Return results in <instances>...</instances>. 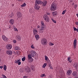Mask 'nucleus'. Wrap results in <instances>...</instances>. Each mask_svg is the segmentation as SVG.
Masks as SVG:
<instances>
[{
    "mask_svg": "<svg viewBox=\"0 0 78 78\" xmlns=\"http://www.w3.org/2000/svg\"><path fill=\"white\" fill-rule=\"evenodd\" d=\"M32 56H31L30 55H28V59L29 62H32L33 61V58H32Z\"/></svg>",
    "mask_w": 78,
    "mask_h": 78,
    "instance_id": "obj_7",
    "label": "nucleus"
},
{
    "mask_svg": "<svg viewBox=\"0 0 78 78\" xmlns=\"http://www.w3.org/2000/svg\"><path fill=\"white\" fill-rule=\"evenodd\" d=\"M68 1L70 2H73V0H68Z\"/></svg>",
    "mask_w": 78,
    "mask_h": 78,
    "instance_id": "obj_47",
    "label": "nucleus"
},
{
    "mask_svg": "<svg viewBox=\"0 0 78 78\" xmlns=\"http://www.w3.org/2000/svg\"><path fill=\"white\" fill-rule=\"evenodd\" d=\"M17 16L18 18H20L22 17V14L20 12H18L17 13Z\"/></svg>",
    "mask_w": 78,
    "mask_h": 78,
    "instance_id": "obj_17",
    "label": "nucleus"
},
{
    "mask_svg": "<svg viewBox=\"0 0 78 78\" xmlns=\"http://www.w3.org/2000/svg\"><path fill=\"white\" fill-rule=\"evenodd\" d=\"M19 1H21V0H18Z\"/></svg>",
    "mask_w": 78,
    "mask_h": 78,
    "instance_id": "obj_59",
    "label": "nucleus"
},
{
    "mask_svg": "<svg viewBox=\"0 0 78 78\" xmlns=\"http://www.w3.org/2000/svg\"><path fill=\"white\" fill-rule=\"evenodd\" d=\"M20 71L21 73H23V70L22 69H20Z\"/></svg>",
    "mask_w": 78,
    "mask_h": 78,
    "instance_id": "obj_38",
    "label": "nucleus"
},
{
    "mask_svg": "<svg viewBox=\"0 0 78 78\" xmlns=\"http://www.w3.org/2000/svg\"><path fill=\"white\" fill-rule=\"evenodd\" d=\"M14 16V14L12 13L11 15H10V17H12Z\"/></svg>",
    "mask_w": 78,
    "mask_h": 78,
    "instance_id": "obj_40",
    "label": "nucleus"
},
{
    "mask_svg": "<svg viewBox=\"0 0 78 78\" xmlns=\"http://www.w3.org/2000/svg\"><path fill=\"white\" fill-rule=\"evenodd\" d=\"M76 16H77V17H78V14L77 13L76 14Z\"/></svg>",
    "mask_w": 78,
    "mask_h": 78,
    "instance_id": "obj_51",
    "label": "nucleus"
},
{
    "mask_svg": "<svg viewBox=\"0 0 78 78\" xmlns=\"http://www.w3.org/2000/svg\"><path fill=\"white\" fill-rule=\"evenodd\" d=\"M45 74H42L40 75V76L41 77V78H43V77H44V76L45 77Z\"/></svg>",
    "mask_w": 78,
    "mask_h": 78,
    "instance_id": "obj_26",
    "label": "nucleus"
},
{
    "mask_svg": "<svg viewBox=\"0 0 78 78\" xmlns=\"http://www.w3.org/2000/svg\"><path fill=\"white\" fill-rule=\"evenodd\" d=\"M52 14L53 16H55L56 15H57V12H52Z\"/></svg>",
    "mask_w": 78,
    "mask_h": 78,
    "instance_id": "obj_19",
    "label": "nucleus"
},
{
    "mask_svg": "<svg viewBox=\"0 0 78 78\" xmlns=\"http://www.w3.org/2000/svg\"><path fill=\"white\" fill-rule=\"evenodd\" d=\"M19 61H20V59H19L18 60H16L14 62H15V63H18V62H19Z\"/></svg>",
    "mask_w": 78,
    "mask_h": 78,
    "instance_id": "obj_30",
    "label": "nucleus"
},
{
    "mask_svg": "<svg viewBox=\"0 0 78 78\" xmlns=\"http://www.w3.org/2000/svg\"><path fill=\"white\" fill-rule=\"evenodd\" d=\"M15 49L16 50H20V47L18 46H16L15 48Z\"/></svg>",
    "mask_w": 78,
    "mask_h": 78,
    "instance_id": "obj_22",
    "label": "nucleus"
},
{
    "mask_svg": "<svg viewBox=\"0 0 78 78\" xmlns=\"http://www.w3.org/2000/svg\"><path fill=\"white\" fill-rule=\"evenodd\" d=\"M76 39H74V41L73 42V46H74V49H75L76 48Z\"/></svg>",
    "mask_w": 78,
    "mask_h": 78,
    "instance_id": "obj_12",
    "label": "nucleus"
},
{
    "mask_svg": "<svg viewBox=\"0 0 78 78\" xmlns=\"http://www.w3.org/2000/svg\"><path fill=\"white\" fill-rule=\"evenodd\" d=\"M47 42V39L45 38H43L41 41V43L43 45H45Z\"/></svg>",
    "mask_w": 78,
    "mask_h": 78,
    "instance_id": "obj_4",
    "label": "nucleus"
},
{
    "mask_svg": "<svg viewBox=\"0 0 78 78\" xmlns=\"http://www.w3.org/2000/svg\"><path fill=\"white\" fill-rule=\"evenodd\" d=\"M77 32H78V27H77Z\"/></svg>",
    "mask_w": 78,
    "mask_h": 78,
    "instance_id": "obj_54",
    "label": "nucleus"
},
{
    "mask_svg": "<svg viewBox=\"0 0 78 78\" xmlns=\"http://www.w3.org/2000/svg\"><path fill=\"white\" fill-rule=\"evenodd\" d=\"M56 9V5H54L53 4H52L51 5V6L50 7V10L51 11H55V10Z\"/></svg>",
    "mask_w": 78,
    "mask_h": 78,
    "instance_id": "obj_6",
    "label": "nucleus"
},
{
    "mask_svg": "<svg viewBox=\"0 0 78 78\" xmlns=\"http://www.w3.org/2000/svg\"><path fill=\"white\" fill-rule=\"evenodd\" d=\"M30 47L31 48H32V49H35V47L34 46V45L33 44L31 45Z\"/></svg>",
    "mask_w": 78,
    "mask_h": 78,
    "instance_id": "obj_33",
    "label": "nucleus"
},
{
    "mask_svg": "<svg viewBox=\"0 0 78 78\" xmlns=\"http://www.w3.org/2000/svg\"><path fill=\"white\" fill-rule=\"evenodd\" d=\"M43 18L44 19V20L46 22H49L50 21V19H49V17L47 15H45L43 17Z\"/></svg>",
    "mask_w": 78,
    "mask_h": 78,
    "instance_id": "obj_5",
    "label": "nucleus"
},
{
    "mask_svg": "<svg viewBox=\"0 0 78 78\" xmlns=\"http://www.w3.org/2000/svg\"><path fill=\"white\" fill-rule=\"evenodd\" d=\"M47 2L46 1H43V2H42V3L41 4H42L43 6H45L46 5H47Z\"/></svg>",
    "mask_w": 78,
    "mask_h": 78,
    "instance_id": "obj_18",
    "label": "nucleus"
},
{
    "mask_svg": "<svg viewBox=\"0 0 78 78\" xmlns=\"http://www.w3.org/2000/svg\"><path fill=\"white\" fill-rule=\"evenodd\" d=\"M12 46L11 44H8L6 45V48L7 50H11L12 48Z\"/></svg>",
    "mask_w": 78,
    "mask_h": 78,
    "instance_id": "obj_9",
    "label": "nucleus"
},
{
    "mask_svg": "<svg viewBox=\"0 0 78 78\" xmlns=\"http://www.w3.org/2000/svg\"><path fill=\"white\" fill-rule=\"evenodd\" d=\"M72 73V70H68L67 72V73H66L67 75H70Z\"/></svg>",
    "mask_w": 78,
    "mask_h": 78,
    "instance_id": "obj_13",
    "label": "nucleus"
},
{
    "mask_svg": "<svg viewBox=\"0 0 78 78\" xmlns=\"http://www.w3.org/2000/svg\"><path fill=\"white\" fill-rule=\"evenodd\" d=\"M75 24H76V25H78V22H76Z\"/></svg>",
    "mask_w": 78,
    "mask_h": 78,
    "instance_id": "obj_44",
    "label": "nucleus"
},
{
    "mask_svg": "<svg viewBox=\"0 0 78 78\" xmlns=\"http://www.w3.org/2000/svg\"><path fill=\"white\" fill-rule=\"evenodd\" d=\"M44 59L45 61H48V57L46 55H45L44 56Z\"/></svg>",
    "mask_w": 78,
    "mask_h": 78,
    "instance_id": "obj_25",
    "label": "nucleus"
},
{
    "mask_svg": "<svg viewBox=\"0 0 78 78\" xmlns=\"http://www.w3.org/2000/svg\"><path fill=\"white\" fill-rule=\"evenodd\" d=\"M49 78H51V76H49Z\"/></svg>",
    "mask_w": 78,
    "mask_h": 78,
    "instance_id": "obj_55",
    "label": "nucleus"
},
{
    "mask_svg": "<svg viewBox=\"0 0 78 78\" xmlns=\"http://www.w3.org/2000/svg\"><path fill=\"white\" fill-rule=\"evenodd\" d=\"M16 38L17 40V41H21V37L19 35H16Z\"/></svg>",
    "mask_w": 78,
    "mask_h": 78,
    "instance_id": "obj_15",
    "label": "nucleus"
},
{
    "mask_svg": "<svg viewBox=\"0 0 78 78\" xmlns=\"http://www.w3.org/2000/svg\"><path fill=\"white\" fill-rule=\"evenodd\" d=\"M0 32H1V29L0 28Z\"/></svg>",
    "mask_w": 78,
    "mask_h": 78,
    "instance_id": "obj_56",
    "label": "nucleus"
},
{
    "mask_svg": "<svg viewBox=\"0 0 78 78\" xmlns=\"http://www.w3.org/2000/svg\"><path fill=\"white\" fill-rule=\"evenodd\" d=\"M26 3H23V4H22V5H21V7H24L25 6H26Z\"/></svg>",
    "mask_w": 78,
    "mask_h": 78,
    "instance_id": "obj_27",
    "label": "nucleus"
},
{
    "mask_svg": "<svg viewBox=\"0 0 78 78\" xmlns=\"http://www.w3.org/2000/svg\"><path fill=\"white\" fill-rule=\"evenodd\" d=\"M47 15H48L49 16V15H50V13H47Z\"/></svg>",
    "mask_w": 78,
    "mask_h": 78,
    "instance_id": "obj_48",
    "label": "nucleus"
},
{
    "mask_svg": "<svg viewBox=\"0 0 78 78\" xmlns=\"http://www.w3.org/2000/svg\"><path fill=\"white\" fill-rule=\"evenodd\" d=\"M73 66L75 68H77V67H78V65H77V64H76V63H74L73 65Z\"/></svg>",
    "mask_w": 78,
    "mask_h": 78,
    "instance_id": "obj_31",
    "label": "nucleus"
},
{
    "mask_svg": "<svg viewBox=\"0 0 78 78\" xmlns=\"http://www.w3.org/2000/svg\"><path fill=\"white\" fill-rule=\"evenodd\" d=\"M29 12L30 13H33L34 12V9H33V8H30L29 10Z\"/></svg>",
    "mask_w": 78,
    "mask_h": 78,
    "instance_id": "obj_20",
    "label": "nucleus"
},
{
    "mask_svg": "<svg viewBox=\"0 0 78 78\" xmlns=\"http://www.w3.org/2000/svg\"><path fill=\"white\" fill-rule=\"evenodd\" d=\"M25 71H26V72H30V68H29V67L28 66H26V68H25Z\"/></svg>",
    "mask_w": 78,
    "mask_h": 78,
    "instance_id": "obj_11",
    "label": "nucleus"
},
{
    "mask_svg": "<svg viewBox=\"0 0 78 78\" xmlns=\"http://www.w3.org/2000/svg\"><path fill=\"white\" fill-rule=\"evenodd\" d=\"M37 27L38 28H40V26H38Z\"/></svg>",
    "mask_w": 78,
    "mask_h": 78,
    "instance_id": "obj_50",
    "label": "nucleus"
},
{
    "mask_svg": "<svg viewBox=\"0 0 78 78\" xmlns=\"http://www.w3.org/2000/svg\"><path fill=\"white\" fill-rule=\"evenodd\" d=\"M32 70L33 71H34V69L32 68Z\"/></svg>",
    "mask_w": 78,
    "mask_h": 78,
    "instance_id": "obj_52",
    "label": "nucleus"
},
{
    "mask_svg": "<svg viewBox=\"0 0 78 78\" xmlns=\"http://www.w3.org/2000/svg\"><path fill=\"white\" fill-rule=\"evenodd\" d=\"M76 78H78V77H76Z\"/></svg>",
    "mask_w": 78,
    "mask_h": 78,
    "instance_id": "obj_61",
    "label": "nucleus"
},
{
    "mask_svg": "<svg viewBox=\"0 0 78 78\" xmlns=\"http://www.w3.org/2000/svg\"><path fill=\"white\" fill-rule=\"evenodd\" d=\"M70 57H68V61H69V62L70 63H71L72 61L71 60H70Z\"/></svg>",
    "mask_w": 78,
    "mask_h": 78,
    "instance_id": "obj_32",
    "label": "nucleus"
},
{
    "mask_svg": "<svg viewBox=\"0 0 78 78\" xmlns=\"http://www.w3.org/2000/svg\"><path fill=\"white\" fill-rule=\"evenodd\" d=\"M36 52L34 50H31L30 52V54L28 55H31V56H32L34 57L36 56Z\"/></svg>",
    "mask_w": 78,
    "mask_h": 78,
    "instance_id": "obj_3",
    "label": "nucleus"
},
{
    "mask_svg": "<svg viewBox=\"0 0 78 78\" xmlns=\"http://www.w3.org/2000/svg\"><path fill=\"white\" fill-rule=\"evenodd\" d=\"M42 3V2L41 1L38 0H36L35 4V8L37 9V10H39V8H40L39 5H41Z\"/></svg>",
    "mask_w": 78,
    "mask_h": 78,
    "instance_id": "obj_1",
    "label": "nucleus"
},
{
    "mask_svg": "<svg viewBox=\"0 0 78 78\" xmlns=\"http://www.w3.org/2000/svg\"><path fill=\"white\" fill-rule=\"evenodd\" d=\"M77 73H76V72H74L72 73V75L73 76H76Z\"/></svg>",
    "mask_w": 78,
    "mask_h": 78,
    "instance_id": "obj_24",
    "label": "nucleus"
},
{
    "mask_svg": "<svg viewBox=\"0 0 78 78\" xmlns=\"http://www.w3.org/2000/svg\"><path fill=\"white\" fill-rule=\"evenodd\" d=\"M41 28H39L38 29V31L40 32V33H43L44 32V30H45V25H44V23L43 21H41Z\"/></svg>",
    "mask_w": 78,
    "mask_h": 78,
    "instance_id": "obj_2",
    "label": "nucleus"
},
{
    "mask_svg": "<svg viewBox=\"0 0 78 78\" xmlns=\"http://www.w3.org/2000/svg\"><path fill=\"white\" fill-rule=\"evenodd\" d=\"M66 10H63V12L62 13V14H63V15H64L66 12Z\"/></svg>",
    "mask_w": 78,
    "mask_h": 78,
    "instance_id": "obj_35",
    "label": "nucleus"
},
{
    "mask_svg": "<svg viewBox=\"0 0 78 78\" xmlns=\"http://www.w3.org/2000/svg\"><path fill=\"white\" fill-rule=\"evenodd\" d=\"M14 30L15 31H18V30H17V29L16 28V27H14Z\"/></svg>",
    "mask_w": 78,
    "mask_h": 78,
    "instance_id": "obj_37",
    "label": "nucleus"
},
{
    "mask_svg": "<svg viewBox=\"0 0 78 78\" xmlns=\"http://www.w3.org/2000/svg\"><path fill=\"white\" fill-rule=\"evenodd\" d=\"M3 68V66H0V68L1 69H2V68Z\"/></svg>",
    "mask_w": 78,
    "mask_h": 78,
    "instance_id": "obj_45",
    "label": "nucleus"
},
{
    "mask_svg": "<svg viewBox=\"0 0 78 78\" xmlns=\"http://www.w3.org/2000/svg\"><path fill=\"white\" fill-rule=\"evenodd\" d=\"M13 43H14V44H15V43H16V42H17V41L16 40H13Z\"/></svg>",
    "mask_w": 78,
    "mask_h": 78,
    "instance_id": "obj_43",
    "label": "nucleus"
},
{
    "mask_svg": "<svg viewBox=\"0 0 78 78\" xmlns=\"http://www.w3.org/2000/svg\"><path fill=\"white\" fill-rule=\"evenodd\" d=\"M2 76L3 78H7V77H6V76H5L4 75V74H2Z\"/></svg>",
    "mask_w": 78,
    "mask_h": 78,
    "instance_id": "obj_39",
    "label": "nucleus"
},
{
    "mask_svg": "<svg viewBox=\"0 0 78 78\" xmlns=\"http://www.w3.org/2000/svg\"><path fill=\"white\" fill-rule=\"evenodd\" d=\"M48 66H49V67H50V66H51V64H49Z\"/></svg>",
    "mask_w": 78,
    "mask_h": 78,
    "instance_id": "obj_53",
    "label": "nucleus"
},
{
    "mask_svg": "<svg viewBox=\"0 0 78 78\" xmlns=\"http://www.w3.org/2000/svg\"><path fill=\"white\" fill-rule=\"evenodd\" d=\"M35 37L37 40L39 39V36L37 34L35 36Z\"/></svg>",
    "mask_w": 78,
    "mask_h": 78,
    "instance_id": "obj_21",
    "label": "nucleus"
},
{
    "mask_svg": "<svg viewBox=\"0 0 78 78\" xmlns=\"http://www.w3.org/2000/svg\"><path fill=\"white\" fill-rule=\"evenodd\" d=\"M23 78H27V76H24L23 77Z\"/></svg>",
    "mask_w": 78,
    "mask_h": 78,
    "instance_id": "obj_49",
    "label": "nucleus"
},
{
    "mask_svg": "<svg viewBox=\"0 0 78 78\" xmlns=\"http://www.w3.org/2000/svg\"><path fill=\"white\" fill-rule=\"evenodd\" d=\"M2 38L3 40L4 41H5V42H7L8 41L9 39L4 35H3L2 36Z\"/></svg>",
    "mask_w": 78,
    "mask_h": 78,
    "instance_id": "obj_8",
    "label": "nucleus"
},
{
    "mask_svg": "<svg viewBox=\"0 0 78 78\" xmlns=\"http://www.w3.org/2000/svg\"><path fill=\"white\" fill-rule=\"evenodd\" d=\"M0 78H3V77H0Z\"/></svg>",
    "mask_w": 78,
    "mask_h": 78,
    "instance_id": "obj_60",
    "label": "nucleus"
},
{
    "mask_svg": "<svg viewBox=\"0 0 78 78\" xmlns=\"http://www.w3.org/2000/svg\"><path fill=\"white\" fill-rule=\"evenodd\" d=\"M73 28H74V29H73L74 31H77V29H76V27H74Z\"/></svg>",
    "mask_w": 78,
    "mask_h": 78,
    "instance_id": "obj_42",
    "label": "nucleus"
},
{
    "mask_svg": "<svg viewBox=\"0 0 78 78\" xmlns=\"http://www.w3.org/2000/svg\"><path fill=\"white\" fill-rule=\"evenodd\" d=\"M18 65H20V64H21V62H20V61L18 62Z\"/></svg>",
    "mask_w": 78,
    "mask_h": 78,
    "instance_id": "obj_41",
    "label": "nucleus"
},
{
    "mask_svg": "<svg viewBox=\"0 0 78 78\" xmlns=\"http://www.w3.org/2000/svg\"><path fill=\"white\" fill-rule=\"evenodd\" d=\"M47 63H44L43 65L42 66V67L43 68H45V66H47Z\"/></svg>",
    "mask_w": 78,
    "mask_h": 78,
    "instance_id": "obj_28",
    "label": "nucleus"
},
{
    "mask_svg": "<svg viewBox=\"0 0 78 78\" xmlns=\"http://www.w3.org/2000/svg\"><path fill=\"white\" fill-rule=\"evenodd\" d=\"M9 22L11 25H12L14 23V20L13 19H11L9 21Z\"/></svg>",
    "mask_w": 78,
    "mask_h": 78,
    "instance_id": "obj_16",
    "label": "nucleus"
},
{
    "mask_svg": "<svg viewBox=\"0 0 78 78\" xmlns=\"http://www.w3.org/2000/svg\"><path fill=\"white\" fill-rule=\"evenodd\" d=\"M3 68L4 70H6V69H7V66L6 65H4L3 66Z\"/></svg>",
    "mask_w": 78,
    "mask_h": 78,
    "instance_id": "obj_23",
    "label": "nucleus"
},
{
    "mask_svg": "<svg viewBox=\"0 0 78 78\" xmlns=\"http://www.w3.org/2000/svg\"><path fill=\"white\" fill-rule=\"evenodd\" d=\"M6 53L9 55H12V51L10 50H8L6 51Z\"/></svg>",
    "mask_w": 78,
    "mask_h": 78,
    "instance_id": "obj_10",
    "label": "nucleus"
},
{
    "mask_svg": "<svg viewBox=\"0 0 78 78\" xmlns=\"http://www.w3.org/2000/svg\"><path fill=\"white\" fill-rule=\"evenodd\" d=\"M76 7H77V5H76Z\"/></svg>",
    "mask_w": 78,
    "mask_h": 78,
    "instance_id": "obj_58",
    "label": "nucleus"
},
{
    "mask_svg": "<svg viewBox=\"0 0 78 78\" xmlns=\"http://www.w3.org/2000/svg\"><path fill=\"white\" fill-rule=\"evenodd\" d=\"M33 32L34 35H36V34H37L38 33V31L35 29H33Z\"/></svg>",
    "mask_w": 78,
    "mask_h": 78,
    "instance_id": "obj_14",
    "label": "nucleus"
},
{
    "mask_svg": "<svg viewBox=\"0 0 78 78\" xmlns=\"http://www.w3.org/2000/svg\"><path fill=\"white\" fill-rule=\"evenodd\" d=\"M51 20L54 23H56V20H54L53 19H51Z\"/></svg>",
    "mask_w": 78,
    "mask_h": 78,
    "instance_id": "obj_36",
    "label": "nucleus"
},
{
    "mask_svg": "<svg viewBox=\"0 0 78 78\" xmlns=\"http://www.w3.org/2000/svg\"><path fill=\"white\" fill-rule=\"evenodd\" d=\"M12 6H14V4H12Z\"/></svg>",
    "mask_w": 78,
    "mask_h": 78,
    "instance_id": "obj_57",
    "label": "nucleus"
},
{
    "mask_svg": "<svg viewBox=\"0 0 78 78\" xmlns=\"http://www.w3.org/2000/svg\"><path fill=\"white\" fill-rule=\"evenodd\" d=\"M50 67V69H53V67H52V66H49Z\"/></svg>",
    "mask_w": 78,
    "mask_h": 78,
    "instance_id": "obj_46",
    "label": "nucleus"
},
{
    "mask_svg": "<svg viewBox=\"0 0 78 78\" xmlns=\"http://www.w3.org/2000/svg\"><path fill=\"white\" fill-rule=\"evenodd\" d=\"M49 45L50 46H52L53 45H54V44L51 42H50L49 43Z\"/></svg>",
    "mask_w": 78,
    "mask_h": 78,
    "instance_id": "obj_29",
    "label": "nucleus"
},
{
    "mask_svg": "<svg viewBox=\"0 0 78 78\" xmlns=\"http://www.w3.org/2000/svg\"><path fill=\"white\" fill-rule=\"evenodd\" d=\"M26 59V57H24L22 58V60L23 61H25Z\"/></svg>",
    "mask_w": 78,
    "mask_h": 78,
    "instance_id": "obj_34",
    "label": "nucleus"
}]
</instances>
